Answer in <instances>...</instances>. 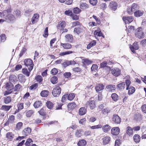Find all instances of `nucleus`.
<instances>
[{
    "instance_id": "f257e3e1",
    "label": "nucleus",
    "mask_w": 146,
    "mask_h": 146,
    "mask_svg": "<svg viewBox=\"0 0 146 146\" xmlns=\"http://www.w3.org/2000/svg\"><path fill=\"white\" fill-rule=\"evenodd\" d=\"M0 17L6 19H9L11 21L14 20L15 19L14 16L12 15H8L7 11L6 10L4 11L2 13L0 12Z\"/></svg>"
},
{
    "instance_id": "f03ea898",
    "label": "nucleus",
    "mask_w": 146,
    "mask_h": 146,
    "mask_svg": "<svg viewBox=\"0 0 146 146\" xmlns=\"http://www.w3.org/2000/svg\"><path fill=\"white\" fill-rule=\"evenodd\" d=\"M24 62L26 66H29V71H31L33 68L34 65L32 60L31 59H26L24 60Z\"/></svg>"
},
{
    "instance_id": "7ed1b4c3",
    "label": "nucleus",
    "mask_w": 146,
    "mask_h": 146,
    "mask_svg": "<svg viewBox=\"0 0 146 146\" xmlns=\"http://www.w3.org/2000/svg\"><path fill=\"white\" fill-rule=\"evenodd\" d=\"M135 35L136 37L139 39L144 37V33L141 28H139L136 30L135 31Z\"/></svg>"
},
{
    "instance_id": "20e7f679",
    "label": "nucleus",
    "mask_w": 146,
    "mask_h": 146,
    "mask_svg": "<svg viewBox=\"0 0 146 146\" xmlns=\"http://www.w3.org/2000/svg\"><path fill=\"white\" fill-rule=\"evenodd\" d=\"M61 92L60 88L58 86H56L53 89L52 94L54 97H57L60 94Z\"/></svg>"
},
{
    "instance_id": "39448f33",
    "label": "nucleus",
    "mask_w": 146,
    "mask_h": 146,
    "mask_svg": "<svg viewBox=\"0 0 146 146\" xmlns=\"http://www.w3.org/2000/svg\"><path fill=\"white\" fill-rule=\"evenodd\" d=\"M111 72L114 76H117L121 73V71L118 68H114L111 70Z\"/></svg>"
},
{
    "instance_id": "423d86ee",
    "label": "nucleus",
    "mask_w": 146,
    "mask_h": 146,
    "mask_svg": "<svg viewBox=\"0 0 146 146\" xmlns=\"http://www.w3.org/2000/svg\"><path fill=\"white\" fill-rule=\"evenodd\" d=\"M89 106L91 110H93L96 107L95 102V101L93 100L89 101L86 104V107Z\"/></svg>"
},
{
    "instance_id": "0eeeda50",
    "label": "nucleus",
    "mask_w": 146,
    "mask_h": 146,
    "mask_svg": "<svg viewBox=\"0 0 146 146\" xmlns=\"http://www.w3.org/2000/svg\"><path fill=\"white\" fill-rule=\"evenodd\" d=\"M105 88L104 85L101 84H96L95 87V89L96 92H98L103 90Z\"/></svg>"
},
{
    "instance_id": "6e6552de",
    "label": "nucleus",
    "mask_w": 146,
    "mask_h": 146,
    "mask_svg": "<svg viewBox=\"0 0 146 146\" xmlns=\"http://www.w3.org/2000/svg\"><path fill=\"white\" fill-rule=\"evenodd\" d=\"M83 27L82 25H80L79 27L75 28L74 30V32L79 35L83 31Z\"/></svg>"
},
{
    "instance_id": "1a4fd4ad",
    "label": "nucleus",
    "mask_w": 146,
    "mask_h": 146,
    "mask_svg": "<svg viewBox=\"0 0 146 146\" xmlns=\"http://www.w3.org/2000/svg\"><path fill=\"white\" fill-rule=\"evenodd\" d=\"M113 121L115 123L119 124L121 122V119L120 117L117 114H114L112 117Z\"/></svg>"
},
{
    "instance_id": "9d476101",
    "label": "nucleus",
    "mask_w": 146,
    "mask_h": 146,
    "mask_svg": "<svg viewBox=\"0 0 146 146\" xmlns=\"http://www.w3.org/2000/svg\"><path fill=\"white\" fill-rule=\"evenodd\" d=\"M123 19L125 24L129 23L132 22L133 20V18L131 16L125 17H123Z\"/></svg>"
},
{
    "instance_id": "9b49d317",
    "label": "nucleus",
    "mask_w": 146,
    "mask_h": 146,
    "mask_svg": "<svg viewBox=\"0 0 146 146\" xmlns=\"http://www.w3.org/2000/svg\"><path fill=\"white\" fill-rule=\"evenodd\" d=\"M120 129L119 127H115L112 128L111 129V133L114 135H117L119 133Z\"/></svg>"
},
{
    "instance_id": "f8f14e48",
    "label": "nucleus",
    "mask_w": 146,
    "mask_h": 146,
    "mask_svg": "<svg viewBox=\"0 0 146 146\" xmlns=\"http://www.w3.org/2000/svg\"><path fill=\"white\" fill-rule=\"evenodd\" d=\"M39 15L38 14H35L31 19V22L32 24L35 23L37 22L38 21Z\"/></svg>"
},
{
    "instance_id": "ddd939ff",
    "label": "nucleus",
    "mask_w": 146,
    "mask_h": 146,
    "mask_svg": "<svg viewBox=\"0 0 146 146\" xmlns=\"http://www.w3.org/2000/svg\"><path fill=\"white\" fill-rule=\"evenodd\" d=\"M109 7L111 10L115 11L117 8V4L115 2L112 1L110 3Z\"/></svg>"
},
{
    "instance_id": "4468645a",
    "label": "nucleus",
    "mask_w": 146,
    "mask_h": 146,
    "mask_svg": "<svg viewBox=\"0 0 146 146\" xmlns=\"http://www.w3.org/2000/svg\"><path fill=\"white\" fill-rule=\"evenodd\" d=\"M31 129L30 127H27L25 128L22 131V133L23 135L25 136L28 135L31 133Z\"/></svg>"
},
{
    "instance_id": "2eb2a0df",
    "label": "nucleus",
    "mask_w": 146,
    "mask_h": 146,
    "mask_svg": "<svg viewBox=\"0 0 146 146\" xmlns=\"http://www.w3.org/2000/svg\"><path fill=\"white\" fill-rule=\"evenodd\" d=\"M66 24V23L64 21H60L59 22L57 26V29L60 30L63 29L65 27Z\"/></svg>"
},
{
    "instance_id": "dca6fc26",
    "label": "nucleus",
    "mask_w": 146,
    "mask_h": 146,
    "mask_svg": "<svg viewBox=\"0 0 146 146\" xmlns=\"http://www.w3.org/2000/svg\"><path fill=\"white\" fill-rule=\"evenodd\" d=\"M106 89L111 92L114 91L115 89V86L113 85H108L106 87Z\"/></svg>"
},
{
    "instance_id": "f3484780",
    "label": "nucleus",
    "mask_w": 146,
    "mask_h": 146,
    "mask_svg": "<svg viewBox=\"0 0 146 146\" xmlns=\"http://www.w3.org/2000/svg\"><path fill=\"white\" fill-rule=\"evenodd\" d=\"M72 35L70 34H68L65 36V40L66 42H71L73 40Z\"/></svg>"
},
{
    "instance_id": "a211bd4d",
    "label": "nucleus",
    "mask_w": 146,
    "mask_h": 146,
    "mask_svg": "<svg viewBox=\"0 0 146 146\" xmlns=\"http://www.w3.org/2000/svg\"><path fill=\"white\" fill-rule=\"evenodd\" d=\"M94 34L95 37L96 36H103V34L99 28H98L96 30L94 31Z\"/></svg>"
},
{
    "instance_id": "6ab92c4d",
    "label": "nucleus",
    "mask_w": 146,
    "mask_h": 146,
    "mask_svg": "<svg viewBox=\"0 0 146 146\" xmlns=\"http://www.w3.org/2000/svg\"><path fill=\"white\" fill-rule=\"evenodd\" d=\"M61 46H62L63 48L66 49H70L72 47V45L69 43H62L60 44Z\"/></svg>"
},
{
    "instance_id": "aec40b11",
    "label": "nucleus",
    "mask_w": 146,
    "mask_h": 146,
    "mask_svg": "<svg viewBox=\"0 0 146 146\" xmlns=\"http://www.w3.org/2000/svg\"><path fill=\"white\" fill-rule=\"evenodd\" d=\"M86 112V110L84 107L80 108L79 111V114L80 115H84Z\"/></svg>"
},
{
    "instance_id": "412c9836",
    "label": "nucleus",
    "mask_w": 146,
    "mask_h": 146,
    "mask_svg": "<svg viewBox=\"0 0 146 146\" xmlns=\"http://www.w3.org/2000/svg\"><path fill=\"white\" fill-rule=\"evenodd\" d=\"M143 13L144 12L143 11L138 10L135 12L134 15L135 17H138L142 16Z\"/></svg>"
},
{
    "instance_id": "4be33fe9",
    "label": "nucleus",
    "mask_w": 146,
    "mask_h": 146,
    "mask_svg": "<svg viewBox=\"0 0 146 146\" xmlns=\"http://www.w3.org/2000/svg\"><path fill=\"white\" fill-rule=\"evenodd\" d=\"M80 8L83 10L89 8V6L86 3H81L80 4Z\"/></svg>"
},
{
    "instance_id": "5701e85b",
    "label": "nucleus",
    "mask_w": 146,
    "mask_h": 146,
    "mask_svg": "<svg viewBox=\"0 0 146 146\" xmlns=\"http://www.w3.org/2000/svg\"><path fill=\"white\" fill-rule=\"evenodd\" d=\"M139 47L137 44V43H134L133 44L132 48L130 47L131 50V51L134 52V50H137L138 49Z\"/></svg>"
},
{
    "instance_id": "b1692460",
    "label": "nucleus",
    "mask_w": 146,
    "mask_h": 146,
    "mask_svg": "<svg viewBox=\"0 0 146 146\" xmlns=\"http://www.w3.org/2000/svg\"><path fill=\"white\" fill-rule=\"evenodd\" d=\"M125 83L124 82H121L117 85V87L120 90H122L125 88Z\"/></svg>"
},
{
    "instance_id": "393cba45",
    "label": "nucleus",
    "mask_w": 146,
    "mask_h": 146,
    "mask_svg": "<svg viewBox=\"0 0 146 146\" xmlns=\"http://www.w3.org/2000/svg\"><path fill=\"white\" fill-rule=\"evenodd\" d=\"M14 136V135L11 132H8L6 134L7 138L10 141L12 140Z\"/></svg>"
},
{
    "instance_id": "a878e982",
    "label": "nucleus",
    "mask_w": 146,
    "mask_h": 146,
    "mask_svg": "<svg viewBox=\"0 0 146 146\" xmlns=\"http://www.w3.org/2000/svg\"><path fill=\"white\" fill-rule=\"evenodd\" d=\"M67 106L68 109L70 110H72L75 108L76 105L75 102H73L68 104Z\"/></svg>"
},
{
    "instance_id": "bb28decb",
    "label": "nucleus",
    "mask_w": 146,
    "mask_h": 146,
    "mask_svg": "<svg viewBox=\"0 0 146 146\" xmlns=\"http://www.w3.org/2000/svg\"><path fill=\"white\" fill-rule=\"evenodd\" d=\"M111 127L109 125L107 124L104 126L102 127V130L104 132H107L110 130Z\"/></svg>"
},
{
    "instance_id": "cd10ccee",
    "label": "nucleus",
    "mask_w": 146,
    "mask_h": 146,
    "mask_svg": "<svg viewBox=\"0 0 146 146\" xmlns=\"http://www.w3.org/2000/svg\"><path fill=\"white\" fill-rule=\"evenodd\" d=\"M110 140V138L109 136H106L103 138V143L105 145L108 143Z\"/></svg>"
},
{
    "instance_id": "c85d7f7f",
    "label": "nucleus",
    "mask_w": 146,
    "mask_h": 146,
    "mask_svg": "<svg viewBox=\"0 0 146 146\" xmlns=\"http://www.w3.org/2000/svg\"><path fill=\"white\" fill-rule=\"evenodd\" d=\"M134 141L136 143L139 142L141 137L138 134H135L133 137Z\"/></svg>"
},
{
    "instance_id": "c756f323",
    "label": "nucleus",
    "mask_w": 146,
    "mask_h": 146,
    "mask_svg": "<svg viewBox=\"0 0 146 146\" xmlns=\"http://www.w3.org/2000/svg\"><path fill=\"white\" fill-rule=\"evenodd\" d=\"M128 94L129 95L132 94L134 92L135 90L134 87L132 86H130L128 88Z\"/></svg>"
},
{
    "instance_id": "7c9ffc66",
    "label": "nucleus",
    "mask_w": 146,
    "mask_h": 146,
    "mask_svg": "<svg viewBox=\"0 0 146 146\" xmlns=\"http://www.w3.org/2000/svg\"><path fill=\"white\" fill-rule=\"evenodd\" d=\"M86 141L84 139H82L80 140L78 143V146H85L86 144Z\"/></svg>"
},
{
    "instance_id": "2f4dec72",
    "label": "nucleus",
    "mask_w": 146,
    "mask_h": 146,
    "mask_svg": "<svg viewBox=\"0 0 146 146\" xmlns=\"http://www.w3.org/2000/svg\"><path fill=\"white\" fill-rule=\"evenodd\" d=\"M49 92L47 90L42 91L40 93V96L42 97H46L48 96Z\"/></svg>"
},
{
    "instance_id": "473e14b6",
    "label": "nucleus",
    "mask_w": 146,
    "mask_h": 146,
    "mask_svg": "<svg viewBox=\"0 0 146 146\" xmlns=\"http://www.w3.org/2000/svg\"><path fill=\"white\" fill-rule=\"evenodd\" d=\"M126 133L129 135H132L133 133V129L130 127H127V128Z\"/></svg>"
},
{
    "instance_id": "72a5a7b5",
    "label": "nucleus",
    "mask_w": 146,
    "mask_h": 146,
    "mask_svg": "<svg viewBox=\"0 0 146 146\" xmlns=\"http://www.w3.org/2000/svg\"><path fill=\"white\" fill-rule=\"evenodd\" d=\"M35 112V111L33 110H29L26 111V115L27 117H30Z\"/></svg>"
},
{
    "instance_id": "f704fd0d",
    "label": "nucleus",
    "mask_w": 146,
    "mask_h": 146,
    "mask_svg": "<svg viewBox=\"0 0 146 146\" xmlns=\"http://www.w3.org/2000/svg\"><path fill=\"white\" fill-rule=\"evenodd\" d=\"M15 120V116L13 115H11L9 117L6 123H13Z\"/></svg>"
},
{
    "instance_id": "c9c22d12",
    "label": "nucleus",
    "mask_w": 146,
    "mask_h": 146,
    "mask_svg": "<svg viewBox=\"0 0 146 146\" xmlns=\"http://www.w3.org/2000/svg\"><path fill=\"white\" fill-rule=\"evenodd\" d=\"M22 72L23 74H25L27 76H29L30 74V72L31 71H29H29L27 69L23 68L22 70Z\"/></svg>"
},
{
    "instance_id": "e433bc0d",
    "label": "nucleus",
    "mask_w": 146,
    "mask_h": 146,
    "mask_svg": "<svg viewBox=\"0 0 146 146\" xmlns=\"http://www.w3.org/2000/svg\"><path fill=\"white\" fill-rule=\"evenodd\" d=\"M11 107L12 106H7L3 105L2 106L1 109L4 111H9Z\"/></svg>"
},
{
    "instance_id": "4c0bfd02",
    "label": "nucleus",
    "mask_w": 146,
    "mask_h": 146,
    "mask_svg": "<svg viewBox=\"0 0 146 146\" xmlns=\"http://www.w3.org/2000/svg\"><path fill=\"white\" fill-rule=\"evenodd\" d=\"M111 97L112 100L114 101H117L119 99L118 96L115 93L111 94Z\"/></svg>"
},
{
    "instance_id": "58836bf2",
    "label": "nucleus",
    "mask_w": 146,
    "mask_h": 146,
    "mask_svg": "<svg viewBox=\"0 0 146 146\" xmlns=\"http://www.w3.org/2000/svg\"><path fill=\"white\" fill-rule=\"evenodd\" d=\"M73 11L74 13L76 14H78L81 11V9L78 7L74 8L73 9Z\"/></svg>"
},
{
    "instance_id": "ea45409f",
    "label": "nucleus",
    "mask_w": 146,
    "mask_h": 146,
    "mask_svg": "<svg viewBox=\"0 0 146 146\" xmlns=\"http://www.w3.org/2000/svg\"><path fill=\"white\" fill-rule=\"evenodd\" d=\"M11 100V98L10 96H7L5 97L4 98V102L6 104H8L10 103Z\"/></svg>"
},
{
    "instance_id": "a19ab883",
    "label": "nucleus",
    "mask_w": 146,
    "mask_h": 146,
    "mask_svg": "<svg viewBox=\"0 0 146 146\" xmlns=\"http://www.w3.org/2000/svg\"><path fill=\"white\" fill-rule=\"evenodd\" d=\"M35 79L39 83H41L43 80L42 77L41 76L39 75L35 77Z\"/></svg>"
},
{
    "instance_id": "79ce46f5",
    "label": "nucleus",
    "mask_w": 146,
    "mask_h": 146,
    "mask_svg": "<svg viewBox=\"0 0 146 146\" xmlns=\"http://www.w3.org/2000/svg\"><path fill=\"white\" fill-rule=\"evenodd\" d=\"M6 87L8 90H11L13 88V85L11 83H8L7 84Z\"/></svg>"
},
{
    "instance_id": "37998d69",
    "label": "nucleus",
    "mask_w": 146,
    "mask_h": 146,
    "mask_svg": "<svg viewBox=\"0 0 146 146\" xmlns=\"http://www.w3.org/2000/svg\"><path fill=\"white\" fill-rule=\"evenodd\" d=\"M111 110L108 108H106L104 109L102 111L103 114L104 115H107L108 113L110 112Z\"/></svg>"
},
{
    "instance_id": "c03bdc74",
    "label": "nucleus",
    "mask_w": 146,
    "mask_h": 146,
    "mask_svg": "<svg viewBox=\"0 0 146 146\" xmlns=\"http://www.w3.org/2000/svg\"><path fill=\"white\" fill-rule=\"evenodd\" d=\"M75 96L74 93H71L68 94V99L69 100H72Z\"/></svg>"
},
{
    "instance_id": "a18cd8bd",
    "label": "nucleus",
    "mask_w": 146,
    "mask_h": 146,
    "mask_svg": "<svg viewBox=\"0 0 146 146\" xmlns=\"http://www.w3.org/2000/svg\"><path fill=\"white\" fill-rule=\"evenodd\" d=\"M131 7L133 11L139 8L138 5L135 3H133Z\"/></svg>"
},
{
    "instance_id": "49530a36",
    "label": "nucleus",
    "mask_w": 146,
    "mask_h": 146,
    "mask_svg": "<svg viewBox=\"0 0 146 146\" xmlns=\"http://www.w3.org/2000/svg\"><path fill=\"white\" fill-rule=\"evenodd\" d=\"M38 86V84L37 83H35L32 85L29 88V89L30 90L36 89Z\"/></svg>"
},
{
    "instance_id": "de8ad7c7",
    "label": "nucleus",
    "mask_w": 146,
    "mask_h": 146,
    "mask_svg": "<svg viewBox=\"0 0 146 146\" xmlns=\"http://www.w3.org/2000/svg\"><path fill=\"white\" fill-rule=\"evenodd\" d=\"M46 104L47 108L49 109H51L53 106V103L47 101Z\"/></svg>"
},
{
    "instance_id": "09e8293b",
    "label": "nucleus",
    "mask_w": 146,
    "mask_h": 146,
    "mask_svg": "<svg viewBox=\"0 0 146 146\" xmlns=\"http://www.w3.org/2000/svg\"><path fill=\"white\" fill-rule=\"evenodd\" d=\"M73 52L72 51H68L65 52H63L60 54V55L63 56L65 55L69 54L72 53Z\"/></svg>"
},
{
    "instance_id": "8fccbe9b",
    "label": "nucleus",
    "mask_w": 146,
    "mask_h": 146,
    "mask_svg": "<svg viewBox=\"0 0 146 146\" xmlns=\"http://www.w3.org/2000/svg\"><path fill=\"white\" fill-rule=\"evenodd\" d=\"M23 123L21 122L18 123L16 125V129H17L19 130L23 126Z\"/></svg>"
},
{
    "instance_id": "3c124183",
    "label": "nucleus",
    "mask_w": 146,
    "mask_h": 146,
    "mask_svg": "<svg viewBox=\"0 0 146 146\" xmlns=\"http://www.w3.org/2000/svg\"><path fill=\"white\" fill-rule=\"evenodd\" d=\"M41 104L40 102L39 101H36L34 103V106L35 108H37L40 106Z\"/></svg>"
},
{
    "instance_id": "603ef678",
    "label": "nucleus",
    "mask_w": 146,
    "mask_h": 146,
    "mask_svg": "<svg viewBox=\"0 0 146 146\" xmlns=\"http://www.w3.org/2000/svg\"><path fill=\"white\" fill-rule=\"evenodd\" d=\"M51 82L53 84H55L56 83L57 80V78L55 76L52 77L51 78Z\"/></svg>"
},
{
    "instance_id": "864d4df0",
    "label": "nucleus",
    "mask_w": 146,
    "mask_h": 146,
    "mask_svg": "<svg viewBox=\"0 0 146 146\" xmlns=\"http://www.w3.org/2000/svg\"><path fill=\"white\" fill-rule=\"evenodd\" d=\"M84 64H86L87 65H89L91 64H92L93 63V61L89 60L87 59L84 60Z\"/></svg>"
},
{
    "instance_id": "5fc2aeb1",
    "label": "nucleus",
    "mask_w": 146,
    "mask_h": 146,
    "mask_svg": "<svg viewBox=\"0 0 146 146\" xmlns=\"http://www.w3.org/2000/svg\"><path fill=\"white\" fill-rule=\"evenodd\" d=\"M134 27L132 26H129L127 29V31L129 33H132L133 32L134 30Z\"/></svg>"
},
{
    "instance_id": "6e6d98bb",
    "label": "nucleus",
    "mask_w": 146,
    "mask_h": 146,
    "mask_svg": "<svg viewBox=\"0 0 146 146\" xmlns=\"http://www.w3.org/2000/svg\"><path fill=\"white\" fill-rule=\"evenodd\" d=\"M64 13L66 15L70 16H72L73 14L72 11L70 10L66 11L64 12Z\"/></svg>"
},
{
    "instance_id": "4d7b16f0",
    "label": "nucleus",
    "mask_w": 146,
    "mask_h": 146,
    "mask_svg": "<svg viewBox=\"0 0 146 146\" xmlns=\"http://www.w3.org/2000/svg\"><path fill=\"white\" fill-rule=\"evenodd\" d=\"M81 130H77L75 133V135L78 137H80L82 135Z\"/></svg>"
},
{
    "instance_id": "13d9d810",
    "label": "nucleus",
    "mask_w": 146,
    "mask_h": 146,
    "mask_svg": "<svg viewBox=\"0 0 146 146\" xmlns=\"http://www.w3.org/2000/svg\"><path fill=\"white\" fill-rule=\"evenodd\" d=\"M68 94H66L63 95L62 98L61 100V102H62L64 103L66 100L67 98H68Z\"/></svg>"
},
{
    "instance_id": "bf43d9fd",
    "label": "nucleus",
    "mask_w": 146,
    "mask_h": 146,
    "mask_svg": "<svg viewBox=\"0 0 146 146\" xmlns=\"http://www.w3.org/2000/svg\"><path fill=\"white\" fill-rule=\"evenodd\" d=\"M133 12L131 7H128L127 8V12L130 15H132Z\"/></svg>"
},
{
    "instance_id": "052dcab7",
    "label": "nucleus",
    "mask_w": 146,
    "mask_h": 146,
    "mask_svg": "<svg viewBox=\"0 0 146 146\" xmlns=\"http://www.w3.org/2000/svg\"><path fill=\"white\" fill-rule=\"evenodd\" d=\"M125 83L126 86V90H128V88L130 87L129 86L131 84V82L129 80H126Z\"/></svg>"
},
{
    "instance_id": "680f3d73",
    "label": "nucleus",
    "mask_w": 146,
    "mask_h": 146,
    "mask_svg": "<svg viewBox=\"0 0 146 146\" xmlns=\"http://www.w3.org/2000/svg\"><path fill=\"white\" fill-rule=\"evenodd\" d=\"M98 66L97 65L94 64L91 68V70L92 72L95 71L98 69Z\"/></svg>"
},
{
    "instance_id": "e2e57ef3",
    "label": "nucleus",
    "mask_w": 146,
    "mask_h": 146,
    "mask_svg": "<svg viewBox=\"0 0 146 146\" xmlns=\"http://www.w3.org/2000/svg\"><path fill=\"white\" fill-rule=\"evenodd\" d=\"M86 119L85 118H84L80 119L79 122L80 124H82V125H84L86 122Z\"/></svg>"
},
{
    "instance_id": "0e129e2a",
    "label": "nucleus",
    "mask_w": 146,
    "mask_h": 146,
    "mask_svg": "<svg viewBox=\"0 0 146 146\" xmlns=\"http://www.w3.org/2000/svg\"><path fill=\"white\" fill-rule=\"evenodd\" d=\"M90 128L92 129H97L98 128H101L102 127V126L100 125H94L90 127Z\"/></svg>"
},
{
    "instance_id": "69168bd1",
    "label": "nucleus",
    "mask_w": 146,
    "mask_h": 146,
    "mask_svg": "<svg viewBox=\"0 0 146 146\" xmlns=\"http://www.w3.org/2000/svg\"><path fill=\"white\" fill-rule=\"evenodd\" d=\"M62 64L63 66L64 67H66L67 66L70 65V62L69 60H67L65 62L63 63Z\"/></svg>"
},
{
    "instance_id": "338daca9",
    "label": "nucleus",
    "mask_w": 146,
    "mask_h": 146,
    "mask_svg": "<svg viewBox=\"0 0 146 146\" xmlns=\"http://www.w3.org/2000/svg\"><path fill=\"white\" fill-rule=\"evenodd\" d=\"M17 106L19 110H22L23 108V103L19 104Z\"/></svg>"
},
{
    "instance_id": "774afa93",
    "label": "nucleus",
    "mask_w": 146,
    "mask_h": 146,
    "mask_svg": "<svg viewBox=\"0 0 146 146\" xmlns=\"http://www.w3.org/2000/svg\"><path fill=\"white\" fill-rule=\"evenodd\" d=\"M58 72V70L56 68H53L51 71V73L53 75L56 74Z\"/></svg>"
}]
</instances>
